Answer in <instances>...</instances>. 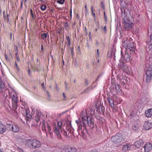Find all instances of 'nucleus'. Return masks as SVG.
Segmentation results:
<instances>
[{"label": "nucleus", "mask_w": 152, "mask_h": 152, "mask_svg": "<svg viewBox=\"0 0 152 152\" xmlns=\"http://www.w3.org/2000/svg\"><path fill=\"white\" fill-rule=\"evenodd\" d=\"M81 120L78 119L75 121L78 127L77 130L79 133H81L83 136L85 134V132L87 133L88 128L91 129L95 127L94 120L91 117L88 115L86 111H82L80 113Z\"/></svg>", "instance_id": "1"}, {"label": "nucleus", "mask_w": 152, "mask_h": 152, "mask_svg": "<svg viewBox=\"0 0 152 152\" xmlns=\"http://www.w3.org/2000/svg\"><path fill=\"white\" fill-rule=\"evenodd\" d=\"M25 146L31 149H35L40 148L41 142L36 139H26L25 141Z\"/></svg>", "instance_id": "2"}, {"label": "nucleus", "mask_w": 152, "mask_h": 152, "mask_svg": "<svg viewBox=\"0 0 152 152\" xmlns=\"http://www.w3.org/2000/svg\"><path fill=\"white\" fill-rule=\"evenodd\" d=\"M143 79L146 83H149L152 79V65L150 64L146 67L145 73L144 75Z\"/></svg>", "instance_id": "3"}, {"label": "nucleus", "mask_w": 152, "mask_h": 152, "mask_svg": "<svg viewBox=\"0 0 152 152\" xmlns=\"http://www.w3.org/2000/svg\"><path fill=\"white\" fill-rule=\"evenodd\" d=\"M122 42L124 45H126V48L128 49L131 53H135V48L134 46V43L133 42H131L127 40H125V39H122Z\"/></svg>", "instance_id": "4"}, {"label": "nucleus", "mask_w": 152, "mask_h": 152, "mask_svg": "<svg viewBox=\"0 0 152 152\" xmlns=\"http://www.w3.org/2000/svg\"><path fill=\"white\" fill-rule=\"evenodd\" d=\"M42 130L45 131L46 132V134L47 135L48 134H50L51 137L53 135V132L51 131V127L49 124L45 121V120H42Z\"/></svg>", "instance_id": "5"}, {"label": "nucleus", "mask_w": 152, "mask_h": 152, "mask_svg": "<svg viewBox=\"0 0 152 152\" xmlns=\"http://www.w3.org/2000/svg\"><path fill=\"white\" fill-rule=\"evenodd\" d=\"M57 126L59 128L63 129H65L64 127L65 126V129L66 127H71V121L68 119L64 121H57Z\"/></svg>", "instance_id": "6"}, {"label": "nucleus", "mask_w": 152, "mask_h": 152, "mask_svg": "<svg viewBox=\"0 0 152 152\" xmlns=\"http://www.w3.org/2000/svg\"><path fill=\"white\" fill-rule=\"evenodd\" d=\"M72 129L74 130V128L72 127V128L71 127H66V128L61 130V132L63 134L64 136L66 137H70L72 136V135L74 134Z\"/></svg>", "instance_id": "7"}, {"label": "nucleus", "mask_w": 152, "mask_h": 152, "mask_svg": "<svg viewBox=\"0 0 152 152\" xmlns=\"http://www.w3.org/2000/svg\"><path fill=\"white\" fill-rule=\"evenodd\" d=\"M125 61H124V58H123V56L121 55V57L120 59L118 65L119 66L121 69L124 72H126L127 71L128 69V67L125 63Z\"/></svg>", "instance_id": "8"}, {"label": "nucleus", "mask_w": 152, "mask_h": 152, "mask_svg": "<svg viewBox=\"0 0 152 152\" xmlns=\"http://www.w3.org/2000/svg\"><path fill=\"white\" fill-rule=\"evenodd\" d=\"M122 135L121 133H116L115 135L113 136L111 138V141L114 143L117 144L120 142L122 140Z\"/></svg>", "instance_id": "9"}, {"label": "nucleus", "mask_w": 152, "mask_h": 152, "mask_svg": "<svg viewBox=\"0 0 152 152\" xmlns=\"http://www.w3.org/2000/svg\"><path fill=\"white\" fill-rule=\"evenodd\" d=\"M61 152H76L77 149L68 145L62 146L60 148Z\"/></svg>", "instance_id": "10"}, {"label": "nucleus", "mask_w": 152, "mask_h": 152, "mask_svg": "<svg viewBox=\"0 0 152 152\" xmlns=\"http://www.w3.org/2000/svg\"><path fill=\"white\" fill-rule=\"evenodd\" d=\"M137 111L133 110L130 113L129 118L131 119L132 121H137L139 120V116L137 114Z\"/></svg>", "instance_id": "11"}, {"label": "nucleus", "mask_w": 152, "mask_h": 152, "mask_svg": "<svg viewBox=\"0 0 152 152\" xmlns=\"http://www.w3.org/2000/svg\"><path fill=\"white\" fill-rule=\"evenodd\" d=\"M5 84L2 79H0V92L2 94V95L5 98H7L8 95L7 93H5Z\"/></svg>", "instance_id": "12"}, {"label": "nucleus", "mask_w": 152, "mask_h": 152, "mask_svg": "<svg viewBox=\"0 0 152 152\" xmlns=\"http://www.w3.org/2000/svg\"><path fill=\"white\" fill-rule=\"evenodd\" d=\"M124 27L126 30L131 29L133 23L128 19H124Z\"/></svg>", "instance_id": "13"}, {"label": "nucleus", "mask_w": 152, "mask_h": 152, "mask_svg": "<svg viewBox=\"0 0 152 152\" xmlns=\"http://www.w3.org/2000/svg\"><path fill=\"white\" fill-rule=\"evenodd\" d=\"M60 129L61 128H59L58 126H55L53 127L54 133L56 136L57 139H61L62 138V137L59 131V129Z\"/></svg>", "instance_id": "14"}, {"label": "nucleus", "mask_w": 152, "mask_h": 152, "mask_svg": "<svg viewBox=\"0 0 152 152\" xmlns=\"http://www.w3.org/2000/svg\"><path fill=\"white\" fill-rule=\"evenodd\" d=\"M142 149L144 150V152H149L152 149V145L150 143L145 144L143 147L141 148L142 151Z\"/></svg>", "instance_id": "15"}, {"label": "nucleus", "mask_w": 152, "mask_h": 152, "mask_svg": "<svg viewBox=\"0 0 152 152\" xmlns=\"http://www.w3.org/2000/svg\"><path fill=\"white\" fill-rule=\"evenodd\" d=\"M115 48L113 46L110 49V51H107V53L109 57L110 58L115 57Z\"/></svg>", "instance_id": "16"}, {"label": "nucleus", "mask_w": 152, "mask_h": 152, "mask_svg": "<svg viewBox=\"0 0 152 152\" xmlns=\"http://www.w3.org/2000/svg\"><path fill=\"white\" fill-rule=\"evenodd\" d=\"M143 128L145 130H147L152 127V124L150 121H145L144 124Z\"/></svg>", "instance_id": "17"}, {"label": "nucleus", "mask_w": 152, "mask_h": 152, "mask_svg": "<svg viewBox=\"0 0 152 152\" xmlns=\"http://www.w3.org/2000/svg\"><path fill=\"white\" fill-rule=\"evenodd\" d=\"M143 140L141 139L136 141L134 143V145L137 148H139L143 145Z\"/></svg>", "instance_id": "18"}, {"label": "nucleus", "mask_w": 152, "mask_h": 152, "mask_svg": "<svg viewBox=\"0 0 152 152\" xmlns=\"http://www.w3.org/2000/svg\"><path fill=\"white\" fill-rule=\"evenodd\" d=\"M18 102H12V110L14 111V115H18V112L16 110L18 108L17 105Z\"/></svg>", "instance_id": "19"}, {"label": "nucleus", "mask_w": 152, "mask_h": 152, "mask_svg": "<svg viewBox=\"0 0 152 152\" xmlns=\"http://www.w3.org/2000/svg\"><path fill=\"white\" fill-rule=\"evenodd\" d=\"M123 58L125 62H129L132 60L131 56L128 53H126L124 56H123Z\"/></svg>", "instance_id": "20"}, {"label": "nucleus", "mask_w": 152, "mask_h": 152, "mask_svg": "<svg viewBox=\"0 0 152 152\" xmlns=\"http://www.w3.org/2000/svg\"><path fill=\"white\" fill-rule=\"evenodd\" d=\"M141 103L140 101H138L134 104V107L135 110H140L141 108Z\"/></svg>", "instance_id": "21"}, {"label": "nucleus", "mask_w": 152, "mask_h": 152, "mask_svg": "<svg viewBox=\"0 0 152 152\" xmlns=\"http://www.w3.org/2000/svg\"><path fill=\"white\" fill-rule=\"evenodd\" d=\"M132 146L133 147V146L126 144V145H124L123 146L122 148V150L123 151H128L131 149Z\"/></svg>", "instance_id": "22"}, {"label": "nucleus", "mask_w": 152, "mask_h": 152, "mask_svg": "<svg viewBox=\"0 0 152 152\" xmlns=\"http://www.w3.org/2000/svg\"><path fill=\"white\" fill-rule=\"evenodd\" d=\"M37 113L35 117V119L36 122L38 123L39 122L40 120V118L41 117L42 114L41 112L39 111H37Z\"/></svg>", "instance_id": "23"}, {"label": "nucleus", "mask_w": 152, "mask_h": 152, "mask_svg": "<svg viewBox=\"0 0 152 152\" xmlns=\"http://www.w3.org/2000/svg\"><path fill=\"white\" fill-rule=\"evenodd\" d=\"M11 131L14 132H17L19 130V128L17 125L13 124L12 126Z\"/></svg>", "instance_id": "24"}, {"label": "nucleus", "mask_w": 152, "mask_h": 152, "mask_svg": "<svg viewBox=\"0 0 152 152\" xmlns=\"http://www.w3.org/2000/svg\"><path fill=\"white\" fill-rule=\"evenodd\" d=\"M5 125L0 122V134H3L6 131Z\"/></svg>", "instance_id": "25"}, {"label": "nucleus", "mask_w": 152, "mask_h": 152, "mask_svg": "<svg viewBox=\"0 0 152 152\" xmlns=\"http://www.w3.org/2000/svg\"><path fill=\"white\" fill-rule=\"evenodd\" d=\"M146 44L147 45L146 49H148L149 50L152 49V41L148 40Z\"/></svg>", "instance_id": "26"}, {"label": "nucleus", "mask_w": 152, "mask_h": 152, "mask_svg": "<svg viewBox=\"0 0 152 152\" xmlns=\"http://www.w3.org/2000/svg\"><path fill=\"white\" fill-rule=\"evenodd\" d=\"M145 113L146 117H151L152 116V108L148 110L145 111Z\"/></svg>", "instance_id": "27"}, {"label": "nucleus", "mask_w": 152, "mask_h": 152, "mask_svg": "<svg viewBox=\"0 0 152 152\" xmlns=\"http://www.w3.org/2000/svg\"><path fill=\"white\" fill-rule=\"evenodd\" d=\"M101 106H98L97 104H96L95 106V114L97 113L99 114H101L100 109Z\"/></svg>", "instance_id": "28"}, {"label": "nucleus", "mask_w": 152, "mask_h": 152, "mask_svg": "<svg viewBox=\"0 0 152 152\" xmlns=\"http://www.w3.org/2000/svg\"><path fill=\"white\" fill-rule=\"evenodd\" d=\"M107 100L108 102L110 104L111 107H114V101L112 98H107Z\"/></svg>", "instance_id": "29"}, {"label": "nucleus", "mask_w": 152, "mask_h": 152, "mask_svg": "<svg viewBox=\"0 0 152 152\" xmlns=\"http://www.w3.org/2000/svg\"><path fill=\"white\" fill-rule=\"evenodd\" d=\"M26 115L28 118H31L32 117L31 113L29 109H26Z\"/></svg>", "instance_id": "30"}, {"label": "nucleus", "mask_w": 152, "mask_h": 152, "mask_svg": "<svg viewBox=\"0 0 152 152\" xmlns=\"http://www.w3.org/2000/svg\"><path fill=\"white\" fill-rule=\"evenodd\" d=\"M13 125L12 124H6L5 125L6 127V130L7 129L8 131H11L12 130V126Z\"/></svg>", "instance_id": "31"}, {"label": "nucleus", "mask_w": 152, "mask_h": 152, "mask_svg": "<svg viewBox=\"0 0 152 152\" xmlns=\"http://www.w3.org/2000/svg\"><path fill=\"white\" fill-rule=\"evenodd\" d=\"M138 125L137 124H134L132 126V129L135 132H136L138 131Z\"/></svg>", "instance_id": "32"}, {"label": "nucleus", "mask_w": 152, "mask_h": 152, "mask_svg": "<svg viewBox=\"0 0 152 152\" xmlns=\"http://www.w3.org/2000/svg\"><path fill=\"white\" fill-rule=\"evenodd\" d=\"M95 118L97 119V120L99 121H101L102 120V118L99 115V114H95Z\"/></svg>", "instance_id": "33"}, {"label": "nucleus", "mask_w": 152, "mask_h": 152, "mask_svg": "<svg viewBox=\"0 0 152 152\" xmlns=\"http://www.w3.org/2000/svg\"><path fill=\"white\" fill-rule=\"evenodd\" d=\"M47 37L48 34L47 33H44L41 34V39H42L45 40Z\"/></svg>", "instance_id": "34"}, {"label": "nucleus", "mask_w": 152, "mask_h": 152, "mask_svg": "<svg viewBox=\"0 0 152 152\" xmlns=\"http://www.w3.org/2000/svg\"><path fill=\"white\" fill-rule=\"evenodd\" d=\"M46 8L47 6L45 4H43L41 6L40 9L41 10L44 11L46 10Z\"/></svg>", "instance_id": "35"}, {"label": "nucleus", "mask_w": 152, "mask_h": 152, "mask_svg": "<svg viewBox=\"0 0 152 152\" xmlns=\"http://www.w3.org/2000/svg\"><path fill=\"white\" fill-rule=\"evenodd\" d=\"M70 51L71 52V54L72 55V56L73 57L74 56V48L73 47L70 48Z\"/></svg>", "instance_id": "36"}, {"label": "nucleus", "mask_w": 152, "mask_h": 152, "mask_svg": "<svg viewBox=\"0 0 152 152\" xmlns=\"http://www.w3.org/2000/svg\"><path fill=\"white\" fill-rule=\"evenodd\" d=\"M18 97L16 96V97H13L12 99V102H18Z\"/></svg>", "instance_id": "37"}, {"label": "nucleus", "mask_w": 152, "mask_h": 152, "mask_svg": "<svg viewBox=\"0 0 152 152\" xmlns=\"http://www.w3.org/2000/svg\"><path fill=\"white\" fill-rule=\"evenodd\" d=\"M65 1V0H58L57 1V2L59 4H63Z\"/></svg>", "instance_id": "38"}, {"label": "nucleus", "mask_w": 152, "mask_h": 152, "mask_svg": "<svg viewBox=\"0 0 152 152\" xmlns=\"http://www.w3.org/2000/svg\"><path fill=\"white\" fill-rule=\"evenodd\" d=\"M101 111L103 115H104L105 112V108L103 106H101Z\"/></svg>", "instance_id": "39"}, {"label": "nucleus", "mask_w": 152, "mask_h": 152, "mask_svg": "<svg viewBox=\"0 0 152 152\" xmlns=\"http://www.w3.org/2000/svg\"><path fill=\"white\" fill-rule=\"evenodd\" d=\"M91 12L92 14L93 15V17H94V18H96V16H95V14L94 13L93 10V6H92L91 7Z\"/></svg>", "instance_id": "40"}, {"label": "nucleus", "mask_w": 152, "mask_h": 152, "mask_svg": "<svg viewBox=\"0 0 152 152\" xmlns=\"http://www.w3.org/2000/svg\"><path fill=\"white\" fill-rule=\"evenodd\" d=\"M115 87L116 90H118L120 88V85L118 84H116Z\"/></svg>", "instance_id": "41"}, {"label": "nucleus", "mask_w": 152, "mask_h": 152, "mask_svg": "<svg viewBox=\"0 0 152 152\" xmlns=\"http://www.w3.org/2000/svg\"><path fill=\"white\" fill-rule=\"evenodd\" d=\"M46 93L47 95V99H49L50 98V95L49 91H46Z\"/></svg>", "instance_id": "42"}, {"label": "nucleus", "mask_w": 152, "mask_h": 152, "mask_svg": "<svg viewBox=\"0 0 152 152\" xmlns=\"http://www.w3.org/2000/svg\"><path fill=\"white\" fill-rule=\"evenodd\" d=\"M90 111L91 112H93L95 114V106L90 109Z\"/></svg>", "instance_id": "43"}, {"label": "nucleus", "mask_w": 152, "mask_h": 152, "mask_svg": "<svg viewBox=\"0 0 152 152\" xmlns=\"http://www.w3.org/2000/svg\"><path fill=\"white\" fill-rule=\"evenodd\" d=\"M103 30H104V34H106L107 32V30L106 29V26L105 25L104 27V28L103 29Z\"/></svg>", "instance_id": "44"}, {"label": "nucleus", "mask_w": 152, "mask_h": 152, "mask_svg": "<svg viewBox=\"0 0 152 152\" xmlns=\"http://www.w3.org/2000/svg\"><path fill=\"white\" fill-rule=\"evenodd\" d=\"M66 38L67 39V43L70 42V40L69 37L68 36H66Z\"/></svg>", "instance_id": "45"}, {"label": "nucleus", "mask_w": 152, "mask_h": 152, "mask_svg": "<svg viewBox=\"0 0 152 152\" xmlns=\"http://www.w3.org/2000/svg\"><path fill=\"white\" fill-rule=\"evenodd\" d=\"M96 54L97 55L96 57L97 58L99 57L100 56V55L99 53V50L98 49H97L96 50Z\"/></svg>", "instance_id": "46"}, {"label": "nucleus", "mask_w": 152, "mask_h": 152, "mask_svg": "<svg viewBox=\"0 0 152 152\" xmlns=\"http://www.w3.org/2000/svg\"><path fill=\"white\" fill-rule=\"evenodd\" d=\"M15 65L16 66V69H17V71L18 72H19L20 70V69H19V67H18V65H17L16 62H15Z\"/></svg>", "instance_id": "47"}, {"label": "nucleus", "mask_w": 152, "mask_h": 152, "mask_svg": "<svg viewBox=\"0 0 152 152\" xmlns=\"http://www.w3.org/2000/svg\"><path fill=\"white\" fill-rule=\"evenodd\" d=\"M30 11L31 15L32 18H34V16L33 13V11H32V9H30Z\"/></svg>", "instance_id": "48"}, {"label": "nucleus", "mask_w": 152, "mask_h": 152, "mask_svg": "<svg viewBox=\"0 0 152 152\" xmlns=\"http://www.w3.org/2000/svg\"><path fill=\"white\" fill-rule=\"evenodd\" d=\"M101 5H102V9L103 10H104L105 9V7L104 5L103 4V2H101Z\"/></svg>", "instance_id": "49"}, {"label": "nucleus", "mask_w": 152, "mask_h": 152, "mask_svg": "<svg viewBox=\"0 0 152 152\" xmlns=\"http://www.w3.org/2000/svg\"><path fill=\"white\" fill-rule=\"evenodd\" d=\"M64 27L65 28L68 27V22L66 21L64 23Z\"/></svg>", "instance_id": "50"}, {"label": "nucleus", "mask_w": 152, "mask_h": 152, "mask_svg": "<svg viewBox=\"0 0 152 152\" xmlns=\"http://www.w3.org/2000/svg\"><path fill=\"white\" fill-rule=\"evenodd\" d=\"M100 77V75H98L97 78L93 82V83H94L95 82L98 81V79Z\"/></svg>", "instance_id": "51"}, {"label": "nucleus", "mask_w": 152, "mask_h": 152, "mask_svg": "<svg viewBox=\"0 0 152 152\" xmlns=\"http://www.w3.org/2000/svg\"><path fill=\"white\" fill-rule=\"evenodd\" d=\"M85 84L86 86H88L89 84L88 82V80L87 79H86L85 80Z\"/></svg>", "instance_id": "52"}, {"label": "nucleus", "mask_w": 152, "mask_h": 152, "mask_svg": "<svg viewBox=\"0 0 152 152\" xmlns=\"http://www.w3.org/2000/svg\"><path fill=\"white\" fill-rule=\"evenodd\" d=\"M41 52H43L44 51L43 45V44H41Z\"/></svg>", "instance_id": "53"}, {"label": "nucleus", "mask_w": 152, "mask_h": 152, "mask_svg": "<svg viewBox=\"0 0 152 152\" xmlns=\"http://www.w3.org/2000/svg\"><path fill=\"white\" fill-rule=\"evenodd\" d=\"M103 14H104V18L105 19V20L106 21H107V17L106 16L105 13V12H104Z\"/></svg>", "instance_id": "54"}, {"label": "nucleus", "mask_w": 152, "mask_h": 152, "mask_svg": "<svg viewBox=\"0 0 152 152\" xmlns=\"http://www.w3.org/2000/svg\"><path fill=\"white\" fill-rule=\"evenodd\" d=\"M148 40H150L152 41V34L150 35L149 38Z\"/></svg>", "instance_id": "55"}, {"label": "nucleus", "mask_w": 152, "mask_h": 152, "mask_svg": "<svg viewBox=\"0 0 152 152\" xmlns=\"http://www.w3.org/2000/svg\"><path fill=\"white\" fill-rule=\"evenodd\" d=\"M90 152H98V151L95 149L94 150H91Z\"/></svg>", "instance_id": "56"}, {"label": "nucleus", "mask_w": 152, "mask_h": 152, "mask_svg": "<svg viewBox=\"0 0 152 152\" xmlns=\"http://www.w3.org/2000/svg\"><path fill=\"white\" fill-rule=\"evenodd\" d=\"M5 57L6 60L7 61L8 60H9V59L8 58L6 53L5 54Z\"/></svg>", "instance_id": "57"}, {"label": "nucleus", "mask_w": 152, "mask_h": 152, "mask_svg": "<svg viewBox=\"0 0 152 152\" xmlns=\"http://www.w3.org/2000/svg\"><path fill=\"white\" fill-rule=\"evenodd\" d=\"M96 26L99 29V23L98 22H97L96 23Z\"/></svg>", "instance_id": "58"}, {"label": "nucleus", "mask_w": 152, "mask_h": 152, "mask_svg": "<svg viewBox=\"0 0 152 152\" xmlns=\"http://www.w3.org/2000/svg\"><path fill=\"white\" fill-rule=\"evenodd\" d=\"M122 83H123V85L125 84L126 83V80H124V81H122Z\"/></svg>", "instance_id": "59"}, {"label": "nucleus", "mask_w": 152, "mask_h": 152, "mask_svg": "<svg viewBox=\"0 0 152 152\" xmlns=\"http://www.w3.org/2000/svg\"><path fill=\"white\" fill-rule=\"evenodd\" d=\"M70 16H71V18H72V9L71 8L70 9Z\"/></svg>", "instance_id": "60"}, {"label": "nucleus", "mask_w": 152, "mask_h": 152, "mask_svg": "<svg viewBox=\"0 0 152 152\" xmlns=\"http://www.w3.org/2000/svg\"><path fill=\"white\" fill-rule=\"evenodd\" d=\"M7 22H8L9 21V15L8 14H7Z\"/></svg>", "instance_id": "61"}, {"label": "nucleus", "mask_w": 152, "mask_h": 152, "mask_svg": "<svg viewBox=\"0 0 152 152\" xmlns=\"http://www.w3.org/2000/svg\"><path fill=\"white\" fill-rule=\"evenodd\" d=\"M28 74L29 76L31 75L30 69H29L28 70Z\"/></svg>", "instance_id": "62"}, {"label": "nucleus", "mask_w": 152, "mask_h": 152, "mask_svg": "<svg viewBox=\"0 0 152 152\" xmlns=\"http://www.w3.org/2000/svg\"><path fill=\"white\" fill-rule=\"evenodd\" d=\"M56 89L57 90H58V87H57V84L56 83Z\"/></svg>", "instance_id": "63"}, {"label": "nucleus", "mask_w": 152, "mask_h": 152, "mask_svg": "<svg viewBox=\"0 0 152 152\" xmlns=\"http://www.w3.org/2000/svg\"><path fill=\"white\" fill-rule=\"evenodd\" d=\"M16 58L17 61H20V60L19 57L18 56H16Z\"/></svg>", "instance_id": "64"}]
</instances>
